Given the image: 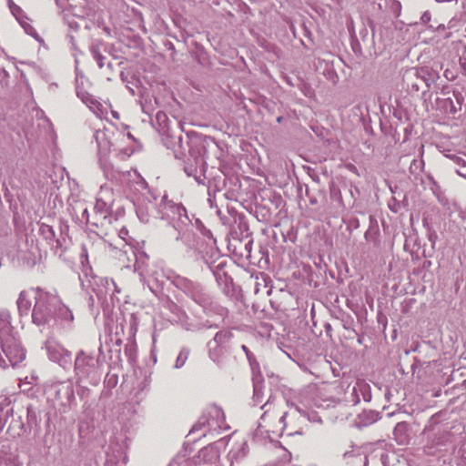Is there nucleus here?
I'll return each mask as SVG.
<instances>
[{
	"instance_id": "obj_1",
	"label": "nucleus",
	"mask_w": 466,
	"mask_h": 466,
	"mask_svg": "<svg viewBox=\"0 0 466 466\" xmlns=\"http://www.w3.org/2000/svg\"><path fill=\"white\" fill-rule=\"evenodd\" d=\"M35 303L32 313L33 321L37 325L46 324L52 319L54 306L60 299L40 288L35 289Z\"/></svg>"
},
{
	"instance_id": "obj_2",
	"label": "nucleus",
	"mask_w": 466,
	"mask_h": 466,
	"mask_svg": "<svg viewBox=\"0 0 466 466\" xmlns=\"http://www.w3.org/2000/svg\"><path fill=\"white\" fill-rule=\"evenodd\" d=\"M333 384L323 382L319 386H310L300 395V403L306 408L312 409L315 406H319L318 401L310 399H314L318 394L328 392L331 390Z\"/></svg>"
},
{
	"instance_id": "obj_3",
	"label": "nucleus",
	"mask_w": 466,
	"mask_h": 466,
	"mask_svg": "<svg viewBox=\"0 0 466 466\" xmlns=\"http://www.w3.org/2000/svg\"><path fill=\"white\" fill-rule=\"evenodd\" d=\"M2 350L6 358L8 359L10 365L13 367L21 363L25 358L24 349L15 339H11L4 343L2 345Z\"/></svg>"
},
{
	"instance_id": "obj_4",
	"label": "nucleus",
	"mask_w": 466,
	"mask_h": 466,
	"mask_svg": "<svg viewBox=\"0 0 466 466\" xmlns=\"http://www.w3.org/2000/svg\"><path fill=\"white\" fill-rule=\"evenodd\" d=\"M32 302L28 291H22L17 299V307L22 314H27L30 310Z\"/></svg>"
},
{
	"instance_id": "obj_5",
	"label": "nucleus",
	"mask_w": 466,
	"mask_h": 466,
	"mask_svg": "<svg viewBox=\"0 0 466 466\" xmlns=\"http://www.w3.org/2000/svg\"><path fill=\"white\" fill-rule=\"evenodd\" d=\"M99 136H100V133H96V140H97V141H98V139H99Z\"/></svg>"
}]
</instances>
